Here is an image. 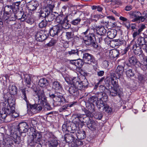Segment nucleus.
Segmentation results:
<instances>
[{
  "label": "nucleus",
  "mask_w": 147,
  "mask_h": 147,
  "mask_svg": "<svg viewBox=\"0 0 147 147\" xmlns=\"http://www.w3.org/2000/svg\"><path fill=\"white\" fill-rule=\"evenodd\" d=\"M109 62L106 60L104 61L102 63L103 66L105 68L109 66Z\"/></svg>",
  "instance_id": "nucleus-60"
},
{
  "label": "nucleus",
  "mask_w": 147,
  "mask_h": 147,
  "mask_svg": "<svg viewBox=\"0 0 147 147\" xmlns=\"http://www.w3.org/2000/svg\"><path fill=\"white\" fill-rule=\"evenodd\" d=\"M108 99V96L104 92H100L98 93L96 96H92L89 98V101L91 103L95 102L98 109H100V102H106Z\"/></svg>",
  "instance_id": "nucleus-2"
},
{
  "label": "nucleus",
  "mask_w": 147,
  "mask_h": 147,
  "mask_svg": "<svg viewBox=\"0 0 147 147\" xmlns=\"http://www.w3.org/2000/svg\"><path fill=\"white\" fill-rule=\"evenodd\" d=\"M103 17V16L101 14L95 15L93 16V18H95V19L94 20V21L95 20L96 22L97 20H98L100 18H102Z\"/></svg>",
  "instance_id": "nucleus-56"
},
{
  "label": "nucleus",
  "mask_w": 147,
  "mask_h": 147,
  "mask_svg": "<svg viewBox=\"0 0 147 147\" xmlns=\"http://www.w3.org/2000/svg\"><path fill=\"white\" fill-rule=\"evenodd\" d=\"M64 139L66 142L69 143L74 141V138L71 134H66L65 135Z\"/></svg>",
  "instance_id": "nucleus-30"
},
{
  "label": "nucleus",
  "mask_w": 147,
  "mask_h": 147,
  "mask_svg": "<svg viewBox=\"0 0 147 147\" xmlns=\"http://www.w3.org/2000/svg\"><path fill=\"white\" fill-rule=\"evenodd\" d=\"M114 89H115V91L116 92L117 95L118 94L120 97L123 96V92L119 88V86H118V87H114Z\"/></svg>",
  "instance_id": "nucleus-43"
},
{
  "label": "nucleus",
  "mask_w": 147,
  "mask_h": 147,
  "mask_svg": "<svg viewBox=\"0 0 147 147\" xmlns=\"http://www.w3.org/2000/svg\"><path fill=\"white\" fill-rule=\"evenodd\" d=\"M73 34L71 32H67L66 33L65 36L69 40L73 37Z\"/></svg>",
  "instance_id": "nucleus-55"
},
{
  "label": "nucleus",
  "mask_w": 147,
  "mask_h": 147,
  "mask_svg": "<svg viewBox=\"0 0 147 147\" xmlns=\"http://www.w3.org/2000/svg\"><path fill=\"white\" fill-rule=\"evenodd\" d=\"M22 98L26 103L28 102V99L27 98V95H28V91L27 90L26 88L23 89L22 90Z\"/></svg>",
  "instance_id": "nucleus-41"
},
{
  "label": "nucleus",
  "mask_w": 147,
  "mask_h": 147,
  "mask_svg": "<svg viewBox=\"0 0 147 147\" xmlns=\"http://www.w3.org/2000/svg\"><path fill=\"white\" fill-rule=\"evenodd\" d=\"M75 66L77 67H80L82 65V61L79 60H75Z\"/></svg>",
  "instance_id": "nucleus-50"
},
{
  "label": "nucleus",
  "mask_w": 147,
  "mask_h": 147,
  "mask_svg": "<svg viewBox=\"0 0 147 147\" xmlns=\"http://www.w3.org/2000/svg\"><path fill=\"white\" fill-rule=\"evenodd\" d=\"M28 126L27 123H20L18 126V129L21 132H25L27 131Z\"/></svg>",
  "instance_id": "nucleus-18"
},
{
  "label": "nucleus",
  "mask_w": 147,
  "mask_h": 147,
  "mask_svg": "<svg viewBox=\"0 0 147 147\" xmlns=\"http://www.w3.org/2000/svg\"><path fill=\"white\" fill-rule=\"evenodd\" d=\"M84 112L86 115L87 117H91L92 116V115L90 112V111L88 110H86L84 111Z\"/></svg>",
  "instance_id": "nucleus-58"
},
{
  "label": "nucleus",
  "mask_w": 147,
  "mask_h": 147,
  "mask_svg": "<svg viewBox=\"0 0 147 147\" xmlns=\"http://www.w3.org/2000/svg\"><path fill=\"white\" fill-rule=\"evenodd\" d=\"M100 105H101L100 106V108H101V107H103V111L106 112L108 109V105L107 104H105L102 101H101V102H100Z\"/></svg>",
  "instance_id": "nucleus-46"
},
{
  "label": "nucleus",
  "mask_w": 147,
  "mask_h": 147,
  "mask_svg": "<svg viewBox=\"0 0 147 147\" xmlns=\"http://www.w3.org/2000/svg\"><path fill=\"white\" fill-rule=\"evenodd\" d=\"M68 53L69 55L70 56H74L77 58H78L79 56V52L77 49L71 50L70 51H69Z\"/></svg>",
  "instance_id": "nucleus-40"
},
{
  "label": "nucleus",
  "mask_w": 147,
  "mask_h": 147,
  "mask_svg": "<svg viewBox=\"0 0 147 147\" xmlns=\"http://www.w3.org/2000/svg\"><path fill=\"white\" fill-rule=\"evenodd\" d=\"M123 71V67L120 65H118L115 71V75L118 77L117 78H119L122 76Z\"/></svg>",
  "instance_id": "nucleus-21"
},
{
  "label": "nucleus",
  "mask_w": 147,
  "mask_h": 147,
  "mask_svg": "<svg viewBox=\"0 0 147 147\" xmlns=\"http://www.w3.org/2000/svg\"><path fill=\"white\" fill-rule=\"evenodd\" d=\"M38 5V2L37 1L32 0L28 3L27 7L29 10L33 11L36 9Z\"/></svg>",
  "instance_id": "nucleus-14"
},
{
  "label": "nucleus",
  "mask_w": 147,
  "mask_h": 147,
  "mask_svg": "<svg viewBox=\"0 0 147 147\" xmlns=\"http://www.w3.org/2000/svg\"><path fill=\"white\" fill-rule=\"evenodd\" d=\"M129 63L132 65H135L139 63L136 56H133L129 58Z\"/></svg>",
  "instance_id": "nucleus-32"
},
{
  "label": "nucleus",
  "mask_w": 147,
  "mask_h": 147,
  "mask_svg": "<svg viewBox=\"0 0 147 147\" xmlns=\"http://www.w3.org/2000/svg\"><path fill=\"white\" fill-rule=\"evenodd\" d=\"M128 14L130 17L133 18H137L139 16L141 15V13L138 11H131L128 12Z\"/></svg>",
  "instance_id": "nucleus-24"
},
{
  "label": "nucleus",
  "mask_w": 147,
  "mask_h": 147,
  "mask_svg": "<svg viewBox=\"0 0 147 147\" xmlns=\"http://www.w3.org/2000/svg\"><path fill=\"white\" fill-rule=\"evenodd\" d=\"M38 97V103L33 105L31 107V110L33 111V109H36L38 112L40 111L44 107L43 103L42 101H41V103H39L40 100H42V95L40 94V90H37L36 91Z\"/></svg>",
  "instance_id": "nucleus-7"
},
{
  "label": "nucleus",
  "mask_w": 147,
  "mask_h": 147,
  "mask_svg": "<svg viewBox=\"0 0 147 147\" xmlns=\"http://www.w3.org/2000/svg\"><path fill=\"white\" fill-rule=\"evenodd\" d=\"M117 35V32L116 30H111L109 31L107 33V36L110 39L114 38Z\"/></svg>",
  "instance_id": "nucleus-31"
},
{
  "label": "nucleus",
  "mask_w": 147,
  "mask_h": 147,
  "mask_svg": "<svg viewBox=\"0 0 147 147\" xmlns=\"http://www.w3.org/2000/svg\"><path fill=\"white\" fill-rule=\"evenodd\" d=\"M78 78L76 77H74L73 78H71L69 81H66L68 83L72 84L74 86L76 87L78 90H81L83 88L84 85L82 82H79L78 81Z\"/></svg>",
  "instance_id": "nucleus-8"
},
{
  "label": "nucleus",
  "mask_w": 147,
  "mask_h": 147,
  "mask_svg": "<svg viewBox=\"0 0 147 147\" xmlns=\"http://www.w3.org/2000/svg\"><path fill=\"white\" fill-rule=\"evenodd\" d=\"M81 21V19L79 18L73 20L71 23L74 25H77L79 24Z\"/></svg>",
  "instance_id": "nucleus-45"
},
{
  "label": "nucleus",
  "mask_w": 147,
  "mask_h": 147,
  "mask_svg": "<svg viewBox=\"0 0 147 147\" xmlns=\"http://www.w3.org/2000/svg\"><path fill=\"white\" fill-rule=\"evenodd\" d=\"M11 113L10 114H7H7V116H12L13 117H17L18 115H17V114L15 112V111L13 109H11Z\"/></svg>",
  "instance_id": "nucleus-49"
},
{
  "label": "nucleus",
  "mask_w": 147,
  "mask_h": 147,
  "mask_svg": "<svg viewBox=\"0 0 147 147\" xmlns=\"http://www.w3.org/2000/svg\"><path fill=\"white\" fill-rule=\"evenodd\" d=\"M94 37V35L92 33H90L86 36L84 39V42L86 45H89L92 44L93 42V38Z\"/></svg>",
  "instance_id": "nucleus-15"
},
{
  "label": "nucleus",
  "mask_w": 147,
  "mask_h": 147,
  "mask_svg": "<svg viewBox=\"0 0 147 147\" xmlns=\"http://www.w3.org/2000/svg\"><path fill=\"white\" fill-rule=\"evenodd\" d=\"M35 38L36 40L39 42H42L46 39L47 38V36L40 32H38L36 34Z\"/></svg>",
  "instance_id": "nucleus-19"
},
{
  "label": "nucleus",
  "mask_w": 147,
  "mask_h": 147,
  "mask_svg": "<svg viewBox=\"0 0 147 147\" xmlns=\"http://www.w3.org/2000/svg\"><path fill=\"white\" fill-rule=\"evenodd\" d=\"M119 55V51L116 49L113 50L109 52V55L113 58L117 57Z\"/></svg>",
  "instance_id": "nucleus-38"
},
{
  "label": "nucleus",
  "mask_w": 147,
  "mask_h": 147,
  "mask_svg": "<svg viewBox=\"0 0 147 147\" xmlns=\"http://www.w3.org/2000/svg\"><path fill=\"white\" fill-rule=\"evenodd\" d=\"M83 59L85 63L91 64L93 62L94 58L93 56L90 54L85 53L83 54Z\"/></svg>",
  "instance_id": "nucleus-12"
},
{
  "label": "nucleus",
  "mask_w": 147,
  "mask_h": 147,
  "mask_svg": "<svg viewBox=\"0 0 147 147\" xmlns=\"http://www.w3.org/2000/svg\"><path fill=\"white\" fill-rule=\"evenodd\" d=\"M97 33L100 35H103L106 33V30L104 28V27L102 26H98V27L96 29Z\"/></svg>",
  "instance_id": "nucleus-28"
},
{
  "label": "nucleus",
  "mask_w": 147,
  "mask_h": 147,
  "mask_svg": "<svg viewBox=\"0 0 147 147\" xmlns=\"http://www.w3.org/2000/svg\"><path fill=\"white\" fill-rule=\"evenodd\" d=\"M108 18L107 17L106 18H104L102 20L101 22L102 24H104L105 25L107 26L109 22V20H108Z\"/></svg>",
  "instance_id": "nucleus-53"
},
{
  "label": "nucleus",
  "mask_w": 147,
  "mask_h": 147,
  "mask_svg": "<svg viewBox=\"0 0 147 147\" xmlns=\"http://www.w3.org/2000/svg\"><path fill=\"white\" fill-rule=\"evenodd\" d=\"M134 52L136 55H140L142 54V51L140 48H138L136 50L134 51Z\"/></svg>",
  "instance_id": "nucleus-57"
},
{
  "label": "nucleus",
  "mask_w": 147,
  "mask_h": 147,
  "mask_svg": "<svg viewBox=\"0 0 147 147\" xmlns=\"http://www.w3.org/2000/svg\"><path fill=\"white\" fill-rule=\"evenodd\" d=\"M11 7H8L5 6L4 8V12L3 15L0 16V28H1L3 25V21H5L9 18L10 20L11 19V16L10 14L12 11ZM11 21V20H10Z\"/></svg>",
  "instance_id": "nucleus-3"
},
{
  "label": "nucleus",
  "mask_w": 147,
  "mask_h": 147,
  "mask_svg": "<svg viewBox=\"0 0 147 147\" xmlns=\"http://www.w3.org/2000/svg\"><path fill=\"white\" fill-rule=\"evenodd\" d=\"M140 33L138 31L134 32L133 34V37L134 38H135L137 36L139 35Z\"/></svg>",
  "instance_id": "nucleus-64"
},
{
  "label": "nucleus",
  "mask_w": 147,
  "mask_h": 147,
  "mask_svg": "<svg viewBox=\"0 0 147 147\" xmlns=\"http://www.w3.org/2000/svg\"><path fill=\"white\" fill-rule=\"evenodd\" d=\"M54 7V6L51 4L47 5V6L44 9L42 12H41L40 15V17H42L45 18L47 16L48 13H49L50 12H51Z\"/></svg>",
  "instance_id": "nucleus-9"
},
{
  "label": "nucleus",
  "mask_w": 147,
  "mask_h": 147,
  "mask_svg": "<svg viewBox=\"0 0 147 147\" xmlns=\"http://www.w3.org/2000/svg\"><path fill=\"white\" fill-rule=\"evenodd\" d=\"M48 14L46 18V20L49 22L53 21L57 16V13L55 12H50Z\"/></svg>",
  "instance_id": "nucleus-22"
},
{
  "label": "nucleus",
  "mask_w": 147,
  "mask_h": 147,
  "mask_svg": "<svg viewBox=\"0 0 147 147\" xmlns=\"http://www.w3.org/2000/svg\"><path fill=\"white\" fill-rule=\"evenodd\" d=\"M26 22L30 24L33 23L34 21V17L30 14H26L25 17H24Z\"/></svg>",
  "instance_id": "nucleus-23"
},
{
  "label": "nucleus",
  "mask_w": 147,
  "mask_h": 147,
  "mask_svg": "<svg viewBox=\"0 0 147 147\" xmlns=\"http://www.w3.org/2000/svg\"><path fill=\"white\" fill-rule=\"evenodd\" d=\"M126 75L128 77H130L134 76V74L131 69H129L126 71Z\"/></svg>",
  "instance_id": "nucleus-47"
},
{
  "label": "nucleus",
  "mask_w": 147,
  "mask_h": 147,
  "mask_svg": "<svg viewBox=\"0 0 147 147\" xmlns=\"http://www.w3.org/2000/svg\"><path fill=\"white\" fill-rule=\"evenodd\" d=\"M76 135L78 138L80 140L84 139L86 136L85 131L83 130H78Z\"/></svg>",
  "instance_id": "nucleus-25"
},
{
  "label": "nucleus",
  "mask_w": 147,
  "mask_h": 147,
  "mask_svg": "<svg viewBox=\"0 0 147 147\" xmlns=\"http://www.w3.org/2000/svg\"><path fill=\"white\" fill-rule=\"evenodd\" d=\"M52 88L56 90H58L61 89L62 87L59 82L55 81L53 83Z\"/></svg>",
  "instance_id": "nucleus-36"
},
{
  "label": "nucleus",
  "mask_w": 147,
  "mask_h": 147,
  "mask_svg": "<svg viewBox=\"0 0 147 147\" xmlns=\"http://www.w3.org/2000/svg\"><path fill=\"white\" fill-rule=\"evenodd\" d=\"M110 94L112 96H115L117 95L116 92L114 89V87L113 88V89H112L110 91Z\"/></svg>",
  "instance_id": "nucleus-59"
},
{
  "label": "nucleus",
  "mask_w": 147,
  "mask_h": 147,
  "mask_svg": "<svg viewBox=\"0 0 147 147\" xmlns=\"http://www.w3.org/2000/svg\"><path fill=\"white\" fill-rule=\"evenodd\" d=\"M88 102L86 103V107L89 110H90V111L93 112L95 111L94 109V104L95 102H90L88 100Z\"/></svg>",
  "instance_id": "nucleus-33"
},
{
  "label": "nucleus",
  "mask_w": 147,
  "mask_h": 147,
  "mask_svg": "<svg viewBox=\"0 0 147 147\" xmlns=\"http://www.w3.org/2000/svg\"><path fill=\"white\" fill-rule=\"evenodd\" d=\"M15 101L13 99H9L7 101L4 102L3 107L2 109L1 112L0 113V119H4L7 116V114L11 113V109L14 108L13 106L15 105Z\"/></svg>",
  "instance_id": "nucleus-1"
},
{
  "label": "nucleus",
  "mask_w": 147,
  "mask_h": 147,
  "mask_svg": "<svg viewBox=\"0 0 147 147\" xmlns=\"http://www.w3.org/2000/svg\"><path fill=\"white\" fill-rule=\"evenodd\" d=\"M33 139L31 140L29 143L31 146H35L37 144H40L42 141V135L38 131H34L32 134Z\"/></svg>",
  "instance_id": "nucleus-5"
},
{
  "label": "nucleus",
  "mask_w": 147,
  "mask_h": 147,
  "mask_svg": "<svg viewBox=\"0 0 147 147\" xmlns=\"http://www.w3.org/2000/svg\"><path fill=\"white\" fill-rule=\"evenodd\" d=\"M54 104L57 106L61 105L65 102V98L61 94H59L58 95L56 96L53 99Z\"/></svg>",
  "instance_id": "nucleus-10"
},
{
  "label": "nucleus",
  "mask_w": 147,
  "mask_h": 147,
  "mask_svg": "<svg viewBox=\"0 0 147 147\" xmlns=\"http://www.w3.org/2000/svg\"><path fill=\"white\" fill-rule=\"evenodd\" d=\"M60 25L58 24L52 27L50 30V34L51 36H54L57 35L58 33L61 31Z\"/></svg>",
  "instance_id": "nucleus-13"
},
{
  "label": "nucleus",
  "mask_w": 147,
  "mask_h": 147,
  "mask_svg": "<svg viewBox=\"0 0 147 147\" xmlns=\"http://www.w3.org/2000/svg\"><path fill=\"white\" fill-rule=\"evenodd\" d=\"M84 116L85 115L84 114L78 113L76 114V118L78 119L79 122H78V123L77 122L76 126H78L79 128L82 127L84 125V121L83 120L84 119Z\"/></svg>",
  "instance_id": "nucleus-16"
},
{
  "label": "nucleus",
  "mask_w": 147,
  "mask_h": 147,
  "mask_svg": "<svg viewBox=\"0 0 147 147\" xmlns=\"http://www.w3.org/2000/svg\"><path fill=\"white\" fill-rule=\"evenodd\" d=\"M24 81L26 84L28 86L30 87V86L32 82L31 76L28 74L24 75Z\"/></svg>",
  "instance_id": "nucleus-27"
},
{
  "label": "nucleus",
  "mask_w": 147,
  "mask_h": 147,
  "mask_svg": "<svg viewBox=\"0 0 147 147\" xmlns=\"http://www.w3.org/2000/svg\"><path fill=\"white\" fill-rule=\"evenodd\" d=\"M68 106L67 105H65L63 106L62 107L60 108L59 110L60 112H62L63 111H64L66 109L67 107Z\"/></svg>",
  "instance_id": "nucleus-61"
},
{
  "label": "nucleus",
  "mask_w": 147,
  "mask_h": 147,
  "mask_svg": "<svg viewBox=\"0 0 147 147\" xmlns=\"http://www.w3.org/2000/svg\"><path fill=\"white\" fill-rule=\"evenodd\" d=\"M87 127L91 130L95 129L96 127V123L94 121H92L87 124Z\"/></svg>",
  "instance_id": "nucleus-39"
},
{
  "label": "nucleus",
  "mask_w": 147,
  "mask_h": 147,
  "mask_svg": "<svg viewBox=\"0 0 147 147\" xmlns=\"http://www.w3.org/2000/svg\"><path fill=\"white\" fill-rule=\"evenodd\" d=\"M139 29L138 30V31L139 32L141 33L146 28V26L144 24H141L139 25Z\"/></svg>",
  "instance_id": "nucleus-52"
},
{
  "label": "nucleus",
  "mask_w": 147,
  "mask_h": 147,
  "mask_svg": "<svg viewBox=\"0 0 147 147\" xmlns=\"http://www.w3.org/2000/svg\"><path fill=\"white\" fill-rule=\"evenodd\" d=\"M24 0H21V1L13 3L12 5H6L5 6L9 7L10 8L11 7L10 9H11L12 11L10 14V16H11V19L10 20L13 21L15 20L16 18L15 14L14 12L18 11L19 9L20 5L22 2L24 3Z\"/></svg>",
  "instance_id": "nucleus-6"
},
{
  "label": "nucleus",
  "mask_w": 147,
  "mask_h": 147,
  "mask_svg": "<svg viewBox=\"0 0 147 147\" xmlns=\"http://www.w3.org/2000/svg\"><path fill=\"white\" fill-rule=\"evenodd\" d=\"M26 14L24 13L23 12H20L18 13V16H16L15 15L16 19V18L19 20H20L21 21H23L25 20V19L24 17H25Z\"/></svg>",
  "instance_id": "nucleus-34"
},
{
  "label": "nucleus",
  "mask_w": 147,
  "mask_h": 147,
  "mask_svg": "<svg viewBox=\"0 0 147 147\" xmlns=\"http://www.w3.org/2000/svg\"><path fill=\"white\" fill-rule=\"evenodd\" d=\"M117 77H118L117 76H114L113 77H111L110 78V80L114 87H117L118 86H119L117 84V81L116 80V79L119 78H117Z\"/></svg>",
  "instance_id": "nucleus-37"
},
{
  "label": "nucleus",
  "mask_w": 147,
  "mask_h": 147,
  "mask_svg": "<svg viewBox=\"0 0 147 147\" xmlns=\"http://www.w3.org/2000/svg\"><path fill=\"white\" fill-rule=\"evenodd\" d=\"M9 92L12 95L16 94L17 93V89L16 86L15 85L10 84L9 87Z\"/></svg>",
  "instance_id": "nucleus-26"
},
{
  "label": "nucleus",
  "mask_w": 147,
  "mask_h": 147,
  "mask_svg": "<svg viewBox=\"0 0 147 147\" xmlns=\"http://www.w3.org/2000/svg\"><path fill=\"white\" fill-rule=\"evenodd\" d=\"M102 117V114L99 112L96 113L95 114L94 117L96 119H100Z\"/></svg>",
  "instance_id": "nucleus-51"
},
{
  "label": "nucleus",
  "mask_w": 147,
  "mask_h": 147,
  "mask_svg": "<svg viewBox=\"0 0 147 147\" xmlns=\"http://www.w3.org/2000/svg\"><path fill=\"white\" fill-rule=\"evenodd\" d=\"M55 20L56 22L59 23L58 24H61L64 21V18H63L62 15H60L57 17Z\"/></svg>",
  "instance_id": "nucleus-42"
},
{
  "label": "nucleus",
  "mask_w": 147,
  "mask_h": 147,
  "mask_svg": "<svg viewBox=\"0 0 147 147\" xmlns=\"http://www.w3.org/2000/svg\"><path fill=\"white\" fill-rule=\"evenodd\" d=\"M47 80L45 78L40 79L38 82V85L41 87H44L47 85Z\"/></svg>",
  "instance_id": "nucleus-35"
},
{
  "label": "nucleus",
  "mask_w": 147,
  "mask_h": 147,
  "mask_svg": "<svg viewBox=\"0 0 147 147\" xmlns=\"http://www.w3.org/2000/svg\"><path fill=\"white\" fill-rule=\"evenodd\" d=\"M69 92L70 94L74 96H76L79 93L77 88L72 84L69 88Z\"/></svg>",
  "instance_id": "nucleus-20"
},
{
  "label": "nucleus",
  "mask_w": 147,
  "mask_h": 147,
  "mask_svg": "<svg viewBox=\"0 0 147 147\" xmlns=\"http://www.w3.org/2000/svg\"><path fill=\"white\" fill-rule=\"evenodd\" d=\"M120 20H121L124 22H126V23L128 25H126V27L127 28H129L130 27V26L129 23L128 22V20L125 17L121 16L119 17V18Z\"/></svg>",
  "instance_id": "nucleus-44"
},
{
  "label": "nucleus",
  "mask_w": 147,
  "mask_h": 147,
  "mask_svg": "<svg viewBox=\"0 0 147 147\" xmlns=\"http://www.w3.org/2000/svg\"><path fill=\"white\" fill-rule=\"evenodd\" d=\"M47 21L45 20H42L39 24V26L40 28H42L45 27L47 25Z\"/></svg>",
  "instance_id": "nucleus-48"
},
{
  "label": "nucleus",
  "mask_w": 147,
  "mask_h": 147,
  "mask_svg": "<svg viewBox=\"0 0 147 147\" xmlns=\"http://www.w3.org/2000/svg\"><path fill=\"white\" fill-rule=\"evenodd\" d=\"M132 7L131 5L127 6L125 7V9L127 11H129L132 9Z\"/></svg>",
  "instance_id": "nucleus-62"
},
{
  "label": "nucleus",
  "mask_w": 147,
  "mask_h": 147,
  "mask_svg": "<svg viewBox=\"0 0 147 147\" xmlns=\"http://www.w3.org/2000/svg\"><path fill=\"white\" fill-rule=\"evenodd\" d=\"M40 94L42 95V99L40 100L39 103H41V101H42L43 103L44 107L47 109V110H50L51 109V108L49 104L47 102L46 97L45 96L44 92L42 89H40Z\"/></svg>",
  "instance_id": "nucleus-11"
},
{
  "label": "nucleus",
  "mask_w": 147,
  "mask_h": 147,
  "mask_svg": "<svg viewBox=\"0 0 147 147\" xmlns=\"http://www.w3.org/2000/svg\"><path fill=\"white\" fill-rule=\"evenodd\" d=\"M104 74V72L103 71H100L97 72V75L98 76H103Z\"/></svg>",
  "instance_id": "nucleus-63"
},
{
  "label": "nucleus",
  "mask_w": 147,
  "mask_h": 147,
  "mask_svg": "<svg viewBox=\"0 0 147 147\" xmlns=\"http://www.w3.org/2000/svg\"><path fill=\"white\" fill-rule=\"evenodd\" d=\"M54 135L51 132H47L46 137L48 139V146L49 147H56L58 145L59 141L54 138Z\"/></svg>",
  "instance_id": "nucleus-4"
},
{
  "label": "nucleus",
  "mask_w": 147,
  "mask_h": 147,
  "mask_svg": "<svg viewBox=\"0 0 147 147\" xmlns=\"http://www.w3.org/2000/svg\"><path fill=\"white\" fill-rule=\"evenodd\" d=\"M68 16H67L64 18V21H63V22L62 23V24H58V25H60V26L61 27V30L63 28L68 29L71 26L68 23Z\"/></svg>",
  "instance_id": "nucleus-17"
},
{
  "label": "nucleus",
  "mask_w": 147,
  "mask_h": 147,
  "mask_svg": "<svg viewBox=\"0 0 147 147\" xmlns=\"http://www.w3.org/2000/svg\"><path fill=\"white\" fill-rule=\"evenodd\" d=\"M138 21H139L140 22L147 21V14H146V15L143 16H139L137 18H134L132 20L133 22H135Z\"/></svg>",
  "instance_id": "nucleus-29"
},
{
  "label": "nucleus",
  "mask_w": 147,
  "mask_h": 147,
  "mask_svg": "<svg viewBox=\"0 0 147 147\" xmlns=\"http://www.w3.org/2000/svg\"><path fill=\"white\" fill-rule=\"evenodd\" d=\"M56 43V41L55 40H51L49 43L47 44V45L48 47H51L54 45Z\"/></svg>",
  "instance_id": "nucleus-54"
}]
</instances>
